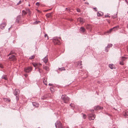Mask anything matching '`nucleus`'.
Instances as JSON below:
<instances>
[{"label":"nucleus","mask_w":128,"mask_h":128,"mask_svg":"<svg viewBox=\"0 0 128 128\" xmlns=\"http://www.w3.org/2000/svg\"><path fill=\"white\" fill-rule=\"evenodd\" d=\"M103 14V13L100 12H98L97 13V16H102Z\"/></svg>","instance_id":"nucleus-16"},{"label":"nucleus","mask_w":128,"mask_h":128,"mask_svg":"<svg viewBox=\"0 0 128 128\" xmlns=\"http://www.w3.org/2000/svg\"><path fill=\"white\" fill-rule=\"evenodd\" d=\"M21 1H19L18 3H17V5H19V4H20L21 3Z\"/></svg>","instance_id":"nucleus-40"},{"label":"nucleus","mask_w":128,"mask_h":128,"mask_svg":"<svg viewBox=\"0 0 128 128\" xmlns=\"http://www.w3.org/2000/svg\"><path fill=\"white\" fill-rule=\"evenodd\" d=\"M86 116L85 114H84L83 116V117L84 119L86 118Z\"/></svg>","instance_id":"nucleus-41"},{"label":"nucleus","mask_w":128,"mask_h":128,"mask_svg":"<svg viewBox=\"0 0 128 128\" xmlns=\"http://www.w3.org/2000/svg\"><path fill=\"white\" fill-rule=\"evenodd\" d=\"M125 1L127 3H128V2L126 0H125Z\"/></svg>","instance_id":"nucleus-47"},{"label":"nucleus","mask_w":128,"mask_h":128,"mask_svg":"<svg viewBox=\"0 0 128 128\" xmlns=\"http://www.w3.org/2000/svg\"><path fill=\"white\" fill-rule=\"evenodd\" d=\"M32 70V68L31 67H29L24 68V70L25 72H31Z\"/></svg>","instance_id":"nucleus-6"},{"label":"nucleus","mask_w":128,"mask_h":128,"mask_svg":"<svg viewBox=\"0 0 128 128\" xmlns=\"http://www.w3.org/2000/svg\"><path fill=\"white\" fill-rule=\"evenodd\" d=\"M124 115L126 117H128V110H126L125 112Z\"/></svg>","instance_id":"nucleus-23"},{"label":"nucleus","mask_w":128,"mask_h":128,"mask_svg":"<svg viewBox=\"0 0 128 128\" xmlns=\"http://www.w3.org/2000/svg\"><path fill=\"white\" fill-rule=\"evenodd\" d=\"M112 44H109L108 45L107 47L109 48L111 47L112 46Z\"/></svg>","instance_id":"nucleus-31"},{"label":"nucleus","mask_w":128,"mask_h":128,"mask_svg":"<svg viewBox=\"0 0 128 128\" xmlns=\"http://www.w3.org/2000/svg\"><path fill=\"white\" fill-rule=\"evenodd\" d=\"M113 128H115V127H114Z\"/></svg>","instance_id":"nucleus-56"},{"label":"nucleus","mask_w":128,"mask_h":128,"mask_svg":"<svg viewBox=\"0 0 128 128\" xmlns=\"http://www.w3.org/2000/svg\"><path fill=\"white\" fill-rule=\"evenodd\" d=\"M51 89V88H50V89ZM52 90H51V91H52Z\"/></svg>","instance_id":"nucleus-53"},{"label":"nucleus","mask_w":128,"mask_h":128,"mask_svg":"<svg viewBox=\"0 0 128 128\" xmlns=\"http://www.w3.org/2000/svg\"><path fill=\"white\" fill-rule=\"evenodd\" d=\"M20 16H18L17 17L16 19V22L17 23H19L20 20Z\"/></svg>","instance_id":"nucleus-18"},{"label":"nucleus","mask_w":128,"mask_h":128,"mask_svg":"<svg viewBox=\"0 0 128 128\" xmlns=\"http://www.w3.org/2000/svg\"><path fill=\"white\" fill-rule=\"evenodd\" d=\"M51 89V88H50V89ZM52 90H51V91H52Z\"/></svg>","instance_id":"nucleus-52"},{"label":"nucleus","mask_w":128,"mask_h":128,"mask_svg":"<svg viewBox=\"0 0 128 128\" xmlns=\"http://www.w3.org/2000/svg\"><path fill=\"white\" fill-rule=\"evenodd\" d=\"M127 50H128V49H127Z\"/></svg>","instance_id":"nucleus-54"},{"label":"nucleus","mask_w":128,"mask_h":128,"mask_svg":"<svg viewBox=\"0 0 128 128\" xmlns=\"http://www.w3.org/2000/svg\"><path fill=\"white\" fill-rule=\"evenodd\" d=\"M6 24V23H3L1 24L0 25V28L2 29H4Z\"/></svg>","instance_id":"nucleus-10"},{"label":"nucleus","mask_w":128,"mask_h":128,"mask_svg":"<svg viewBox=\"0 0 128 128\" xmlns=\"http://www.w3.org/2000/svg\"><path fill=\"white\" fill-rule=\"evenodd\" d=\"M43 68L45 70L47 71H48L49 70L48 67L47 66H44L43 67Z\"/></svg>","instance_id":"nucleus-24"},{"label":"nucleus","mask_w":128,"mask_h":128,"mask_svg":"<svg viewBox=\"0 0 128 128\" xmlns=\"http://www.w3.org/2000/svg\"><path fill=\"white\" fill-rule=\"evenodd\" d=\"M105 17L106 18L110 17V16L108 15H106L105 16Z\"/></svg>","instance_id":"nucleus-37"},{"label":"nucleus","mask_w":128,"mask_h":128,"mask_svg":"<svg viewBox=\"0 0 128 128\" xmlns=\"http://www.w3.org/2000/svg\"><path fill=\"white\" fill-rule=\"evenodd\" d=\"M107 47H106L105 48V51L106 52H108V50L107 49Z\"/></svg>","instance_id":"nucleus-35"},{"label":"nucleus","mask_w":128,"mask_h":128,"mask_svg":"<svg viewBox=\"0 0 128 128\" xmlns=\"http://www.w3.org/2000/svg\"><path fill=\"white\" fill-rule=\"evenodd\" d=\"M48 85L50 86H52L53 85L52 84L49 83L48 84Z\"/></svg>","instance_id":"nucleus-43"},{"label":"nucleus","mask_w":128,"mask_h":128,"mask_svg":"<svg viewBox=\"0 0 128 128\" xmlns=\"http://www.w3.org/2000/svg\"><path fill=\"white\" fill-rule=\"evenodd\" d=\"M43 82L44 84L46 85H47V82L46 81V78H43Z\"/></svg>","instance_id":"nucleus-20"},{"label":"nucleus","mask_w":128,"mask_h":128,"mask_svg":"<svg viewBox=\"0 0 128 128\" xmlns=\"http://www.w3.org/2000/svg\"><path fill=\"white\" fill-rule=\"evenodd\" d=\"M22 15L23 16L24 15H25L26 14H27V12H26L24 10H23L22 11Z\"/></svg>","instance_id":"nucleus-28"},{"label":"nucleus","mask_w":128,"mask_h":128,"mask_svg":"<svg viewBox=\"0 0 128 128\" xmlns=\"http://www.w3.org/2000/svg\"><path fill=\"white\" fill-rule=\"evenodd\" d=\"M9 58L10 60L12 61H14L16 60V58L15 56L12 55L9 57Z\"/></svg>","instance_id":"nucleus-7"},{"label":"nucleus","mask_w":128,"mask_h":128,"mask_svg":"<svg viewBox=\"0 0 128 128\" xmlns=\"http://www.w3.org/2000/svg\"><path fill=\"white\" fill-rule=\"evenodd\" d=\"M10 55H9V54L8 55V56H10Z\"/></svg>","instance_id":"nucleus-51"},{"label":"nucleus","mask_w":128,"mask_h":128,"mask_svg":"<svg viewBox=\"0 0 128 128\" xmlns=\"http://www.w3.org/2000/svg\"><path fill=\"white\" fill-rule=\"evenodd\" d=\"M78 20L79 21L81 24H83L85 22V20L83 18L80 17L78 19Z\"/></svg>","instance_id":"nucleus-8"},{"label":"nucleus","mask_w":128,"mask_h":128,"mask_svg":"<svg viewBox=\"0 0 128 128\" xmlns=\"http://www.w3.org/2000/svg\"><path fill=\"white\" fill-rule=\"evenodd\" d=\"M24 76L26 77L27 76V74H24Z\"/></svg>","instance_id":"nucleus-44"},{"label":"nucleus","mask_w":128,"mask_h":128,"mask_svg":"<svg viewBox=\"0 0 128 128\" xmlns=\"http://www.w3.org/2000/svg\"><path fill=\"white\" fill-rule=\"evenodd\" d=\"M61 98L63 100L64 102L66 103H68L70 100L69 98L68 97L66 96H64L63 95L61 96Z\"/></svg>","instance_id":"nucleus-2"},{"label":"nucleus","mask_w":128,"mask_h":128,"mask_svg":"<svg viewBox=\"0 0 128 128\" xmlns=\"http://www.w3.org/2000/svg\"><path fill=\"white\" fill-rule=\"evenodd\" d=\"M80 30L82 32H85V29L83 27H81L80 29Z\"/></svg>","instance_id":"nucleus-22"},{"label":"nucleus","mask_w":128,"mask_h":128,"mask_svg":"<svg viewBox=\"0 0 128 128\" xmlns=\"http://www.w3.org/2000/svg\"><path fill=\"white\" fill-rule=\"evenodd\" d=\"M53 42L55 44L59 45L60 44V41L57 38H54L53 40Z\"/></svg>","instance_id":"nucleus-3"},{"label":"nucleus","mask_w":128,"mask_h":128,"mask_svg":"<svg viewBox=\"0 0 128 128\" xmlns=\"http://www.w3.org/2000/svg\"><path fill=\"white\" fill-rule=\"evenodd\" d=\"M26 12H27V14L28 13V15L29 16H31V12L30 11L29 9L28 8H26Z\"/></svg>","instance_id":"nucleus-11"},{"label":"nucleus","mask_w":128,"mask_h":128,"mask_svg":"<svg viewBox=\"0 0 128 128\" xmlns=\"http://www.w3.org/2000/svg\"><path fill=\"white\" fill-rule=\"evenodd\" d=\"M40 22V21H36L35 22H34L33 23H32V24L34 25L36 24H38V22Z\"/></svg>","instance_id":"nucleus-27"},{"label":"nucleus","mask_w":128,"mask_h":128,"mask_svg":"<svg viewBox=\"0 0 128 128\" xmlns=\"http://www.w3.org/2000/svg\"><path fill=\"white\" fill-rule=\"evenodd\" d=\"M28 6H30V4H29L28 5Z\"/></svg>","instance_id":"nucleus-55"},{"label":"nucleus","mask_w":128,"mask_h":128,"mask_svg":"<svg viewBox=\"0 0 128 128\" xmlns=\"http://www.w3.org/2000/svg\"><path fill=\"white\" fill-rule=\"evenodd\" d=\"M94 109L96 110H98L101 109L103 108V107H101L99 106H97L94 107Z\"/></svg>","instance_id":"nucleus-12"},{"label":"nucleus","mask_w":128,"mask_h":128,"mask_svg":"<svg viewBox=\"0 0 128 128\" xmlns=\"http://www.w3.org/2000/svg\"><path fill=\"white\" fill-rule=\"evenodd\" d=\"M58 70H59L61 71L63 70H66L65 69L64 67H62L61 68H59Z\"/></svg>","instance_id":"nucleus-25"},{"label":"nucleus","mask_w":128,"mask_h":128,"mask_svg":"<svg viewBox=\"0 0 128 128\" xmlns=\"http://www.w3.org/2000/svg\"><path fill=\"white\" fill-rule=\"evenodd\" d=\"M119 28V26H114L112 28L113 29H115L114 30H118Z\"/></svg>","instance_id":"nucleus-26"},{"label":"nucleus","mask_w":128,"mask_h":128,"mask_svg":"<svg viewBox=\"0 0 128 128\" xmlns=\"http://www.w3.org/2000/svg\"><path fill=\"white\" fill-rule=\"evenodd\" d=\"M15 53L14 50H12L9 54V55H11L12 54H14Z\"/></svg>","instance_id":"nucleus-29"},{"label":"nucleus","mask_w":128,"mask_h":128,"mask_svg":"<svg viewBox=\"0 0 128 128\" xmlns=\"http://www.w3.org/2000/svg\"><path fill=\"white\" fill-rule=\"evenodd\" d=\"M3 99L4 101L6 102H9L10 101V100L8 98H4Z\"/></svg>","instance_id":"nucleus-19"},{"label":"nucleus","mask_w":128,"mask_h":128,"mask_svg":"<svg viewBox=\"0 0 128 128\" xmlns=\"http://www.w3.org/2000/svg\"><path fill=\"white\" fill-rule=\"evenodd\" d=\"M36 4L37 6H39L40 5V4L38 2H37Z\"/></svg>","instance_id":"nucleus-36"},{"label":"nucleus","mask_w":128,"mask_h":128,"mask_svg":"<svg viewBox=\"0 0 128 128\" xmlns=\"http://www.w3.org/2000/svg\"><path fill=\"white\" fill-rule=\"evenodd\" d=\"M77 11L78 12H80V10L79 9H77Z\"/></svg>","instance_id":"nucleus-39"},{"label":"nucleus","mask_w":128,"mask_h":128,"mask_svg":"<svg viewBox=\"0 0 128 128\" xmlns=\"http://www.w3.org/2000/svg\"><path fill=\"white\" fill-rule=\"evenodd\" d=\"M126 58L122 56V57L121 61H123V62L124 61L126 60Z\"/></svg>","instance_id":"nucleus-30"},{"label":"nucleus","mask_w":128,"mask_h":128,"mask_svg":"<svg viewBox=\"0 0 128 128\" xmlns=\"http://www.w3.org/2000/svg\"><path fill=\"white\" fill-rule=\"evenodd\" d=\"M114 108V110H117L116 109H115Z\"/></svg>","instance_id":"nucleus-49"},{"label":"nucleus","mask_w":128,"mask_h":128,"mask_svg":"<svg viewBox=\"0 0 128 128\" xmlns=\"http://www.w3.org/2000/svg\"><path fill=\"white\" fill-rule=\"evenodd\" d=\"M35 57V56H34V55H32V59L34 58Z\"/></svg>","instance_id":"nucleus-45"},{"label":"nucleus","mask_w":128,"mask_h":128,"mask_svg":"<svg viewBox=\"0 0 128 128\" xmlns=\"http://www.w3.org/2000/svg\"><path fill=\"white\" fill-rule=\"evenodd\" d=\"M55 125L56 128H63L62 127L61 122L59 121H57L56 122Z\"/></svg>","instance_id":"nucleus-4"},{"label":"nucleus","mask_w":128,"mask_h":128,"mask_svg":"<svg viewBox=\"0 0 128 128\" xmlns=\"http://www.w3.org/2000/svg\"><path fill=\"white\" fill-rule=\"evenodd\" d=\"M48 56H46L43 59V61L45 63H46L48 61V57H47Z\"/></svg>","instance_id":"nucleus-13"},{"label":"nucleus","mask_w":128,"mask_h":128,"mask_svg":"<svg viewBox=\"0 0 128 128\" xmlns=\"http://www.w3.org/2000/svg\"><path fill=\"white\" fill-rule=\"evenodd\" d=\"M44 37L45 38H46V37H47L48 38V35L47 34H45L44 35Z\"/></svg>","instance_id":"nucleus-38"},{"label":"nucleus","mask_w":128,"mask_h":128,"mask_svg":"<svg viewBox=\"0 0 128 128\" xmlns=\"http://www.w3.org/2000/svg\"><path fill=\"white\" fill-rule=\"evenodd\" d=\"M32 105L35 107H37L38 106V104L34 102H32Z\"/></svg>","instance_id":"nucleus-15"},{"label":"nucleus","mask_w":128,"mask_h":128,"mask_svg":"<svg viewBox=\"0 0 128 128\" xmlns=\"http://www.w3.org/2000/svg\"><path fill=\"white\" fill-rule=\"evenodd\" d=\"M41 65V64H38L37 63H35L34 64H33L32 63V65L34 67L35 70H36V69H37L39 71L40 73H42V70L38 68L40 66V65Z\"/></svg>","instance_id":"nucleus-1"},{"label":"nucleus","mask_w":128,"mask_h":128,"mask_svg":"<svg viewBox=\"0 0 128 128\" xmlns=\"http://www.w3.org/2000/svg\"><path fill=\"white\" fill-rule=\"evenodd\" d=\"M2 79H4L5 80H7L8 78L6 77V75H3L2 77Z\"/></svg>","instance_id":"nucleus-21"},{"label":"nucleus","mask_w":128,"mask_h":128,"mask_svg":"<svg viewBox=\"0 0 128 128\" xmlns=\"http://www.w3.org/2000/svg\"><path fill=\"white\" fill-rule=\"evenodd\" d=\"M30 59H32V56H31L30 58Z\"/></svg>","instance_id":"nucleus-46"},{"label":"nucleus","mask_w":128,"mask_h":128,"mask_svg":"<svg viewBox=\"0 0 128 128\" xmlns=\"http://www.w3.org/2000/svg\"><path fill=\"white\" fill-rule=\"evenodd\" d=\"M11 27H10L9 28H8V30H9L11 28Z\"/></svg>","instance_id":"nucleus-50"},{"label":"nucleus","mask_w":128,"mask_h":128,"mask_svg":"<svg viewBox=\"0 0 128 128\" xmlns=\"http://www.w3.org/2000/svg\"><path fill=\"white\" fill-rule=\"evenodd\" d=\"M46 16L47 18H50L52 17V12L46 14Z\"/></svg>","instance_id":"nucleus-14"},{"label":"nucleus","mask_w":128,"mask_h":128,"mask_svg":"<svg viewBox=\"0 0 128 128\" xmlns=\"http://www.w3.org/2000/svg\"><path fill=\"white\" fill-rule=\"evenodd\" d=\"M113 29L112 28L111 29H110L109 30V31H107V33H110L113 30Z\"/></svg>","instance_id":"nucleus-32"},{"label":"nucleus","mask_w":128,"mask_h":128,"mask_svg":"<svg viewBox=\"0 0 128 128\" xmlns=\"http://www.w3.org/2000/svg\"><path fill=\"white\" fill-rule=\"evenodd\" d=\"M72 105H73V104L71 103L70 104V106L71 107H72L73 106H72Z\"/></svg>","instance_id":"nucleus-42"},{"label":"nucleus","mask_w":128,"mask_h":128,"mask_svg":"<svg viewBox=\"0 0 128 128\" xmlns=\"http://www.w3.org/2000/svg\"><path fill=\"white\" fill-rule=\"evenodd\" d=\"M120 64L123 65L124 64V62L123 61H121L120 62Z\"/></svg>","instance_id":"nucleus-33"},{"label":"nucleus","mask_w":128,"mask_h":128,"mask_svg":"<svg viewBox=\"0 0 128 128\" xmlns=\"http://www.w3.org/2000/svg\"><path fill=\"white\" fill-rule=\"evenodd\" d=\"M109 66L111 69L114 68V66L113 64H110L109 65Z\"/></svg>","instance_id":"nucleus-17"},{"label":"nucleus","mask_w":128,"mask_h":128,"mask_svg":"<svg viewBox=\"0 0 128 128\" xmlns=\"http://www.w3.org/2000/svg\"><path fill=\"white\" fill-rule=\"evenodd\" d=\"M14 95L16 96V97H17V95H18L19 93V90L18 89H16L14 92Z\"/></svg>","instance_id":"nucleus-9"},{"label":"nucleus","mask_w":128,"mask_h":128,"mask_svg":"<svg viewBox=\"0 0 128 128\" xmlns=\"http://www.w3.org/2000/svg\"><path fill=\"white\" fill-rule=\"evenodd\" d=\"M95 115L94 114H90L88 115L89 119L90 120H94L95 118Z\"/></svg>","instance_id":"nucleus-5"},{"label":"nucleus","mask_w":128,"mask_h":128,"mask_svg":"<svg viewBox=\"0 0 128 128\" xmlns=\"http://www.w3.org/2000/svg\"><path fill=\"white\" fill-rule=\"evenodd\" d=\"M82 62L80 61V62H78V64L79 66H81L82 65Z\"/></svg>","instance_id":"nucleus-34"},{"label":"nucleus","mask_w":128,"mask_h":128,"mask_svg":"<svg viewBox=\"0 0 128 128\" xmlns=\"http://www.w3.org/2000/svg\"><path fill=\"white\" fill-rule=\"evenodd\" d=\"M0 67L2 68L3 67V66L2 65H1V66H0Z\"/></svg>","instance_id":"nucleus-48"}]
</instances>
